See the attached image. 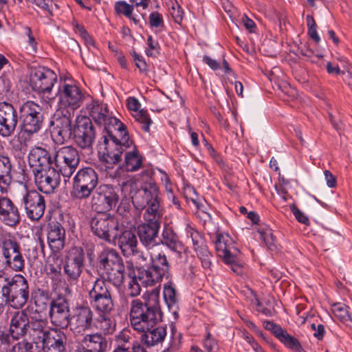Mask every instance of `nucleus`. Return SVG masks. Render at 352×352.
I'll return each mask as SVG.
<instances>
[{"label":"nucleus","mask_w":352,"mask_h":352,"mask_svg":"<svg viewBox=\"0 0 352 352\" xmlns=\"http://www.w3.org/2000/svg\"><path fill=\"white\" fill-rule=\"evenodd\" d=\"M87 109L91 119L99 126H104L103 135L99 141L98 158L105 167L107 175L111 178L118 176L120 169L115 165L122 160L123 152L133 144L126 126L111 115L107 104L92 100Z\"/></svg>","instance_id":"obj_1"},{"label":"nucleus","mask_w":352,"mask_h":352,"mask_svg":"<svg viewBox=\"0 0 352 352\" xmlns=\"http://www.w3.org/2000/svg\"><path fill=\"white\" fill-rule=\"evenodd\" d=\"M160 195L159 187L150 183L138 190L132 197V202L135 208H146L144 215V222L138 225L135 231L140 243L147 249L158 245L157 239L161 227L160 219L163 214Z\"/></svg>","instance_id":"obj_2"},{"label":"nucleus","mask_w":352,"mask_h":352,"mask_svg":"<svg viewBox=\"0 0 352 352\" xmlns=\"http://www.w3.org/2000/svg\"><path fill=\"white\" fill-rule=\"evenodd\" d=\"M160 292L153 289L143 296V301L134 299L131 302L130 322L136 331L149 329L162 321Z\"/></svg>","instance_id":"obj_3"},{"label":"nucleus","mask_w":352,"mask_h":352,"mask_svg":"<svg viewBox=\"0 0 352 352\" xmlns=\"http://www.w3.org/2000/svg\"><path fill=\"white\" fill-rule=\"evenodd\" d=\"M30 283L23 275L0 274V294L7 297L9 307L12 309H23L30 300Z\"/></svg>","instance_id":"obj_4"},{"label":"nucleus","mask_w":352,"mask_h":352,"mask_svg":"<svg viewBox=\"0 0 352 352\" xmlns=\"http://www.w3.org/2000/svg\"><path fill=\"white\" fill-rule=\"evenodd\" d=\"M25 267V261L20 243L11 235L0 236V271L10 269L21 272Z\"/></svg>","instance_id":"obj_5"},{"label":"nucleus","mask_w":352,"mask_h":352,"mask_svg":"<svg viewBox=\"0 0 352 352\" xmlns=\"http://www.w3.org/2000/svg\"><path fill=\"white\" fill-rule=\"evenodd\" d=\"M98 263L106 276V280L116 287L124 280V265L120 254L113 248H107L98 254Z\"/></svg>","instance_id":"obj_6"},{"label":"nucleus","mask_w":352,"mask_h":352,"mask_svg":"<svg viewBox=\"0 0 352 352\" xmlns=\"http://www.w3.org/2000/svg\"><path fill=\"white\" fill-rule=\"evenodd\" d=\"M138 279L143 285L153 286L164 278H169L170 264L165 254L160 252L152 255L150 264L146 268H138Z\"/></svg>","instance_id":"obj_7"},{"label":"nucleus","mask_w":352,"mask_h":352,"mask_svg":"<svg viewBox=\"0 0 352 352\" xmlns=\"http://www.w3.org/2000/svg\"><path fill=\"white\" fill-rule=\"evenodd\" d=\"M217 254L232 272L240 274L243 267V254L228 234L217 233L214 240Z\"/></svg>","instance_id":"obj_8"},{"label":"nucleus","mask_w":352,"mask_h":352,"mask_svg":"<svg viewBox=\"0 0 352 352\" xmlns=\"http://www.w3.org/2000/svg\"><path fill=\"white\" fill-rule=\"evenodd\" d=\"M98 175L91 167L79 169L73 179L71 196L83 201L89 199L98 184Z\"/></svg>","instance_id":"obj_9"},{"label":"nucleus","mask_w":352,"mask_h":352,"mask_svg":"<svg viewBox=\"0 0 352 352\" xmlns=\"http://www.w3.org/2000/svg\"><path fill=\"white\" fill-rule=\"evenodd\" d=\"M88 300L91 307L97 313H112L114 311L111 289L104 279L96 278L88 292Z\"/></svg>","instance_id":"obj_10"},{"label":"nucleus","mask_w":352,"mask_h":352,"mask_svg":"<svg viewBox=\"0 0 352 352\" xmlns=\"http://www.w3.org/2000/svg\"><path fill=\"white\" fill-rule=\"evenodd\" d=\"M91 230L100 239L111 243L122 225L116 217L109 212H98L90 221Z\"/></svg>","instance_id":"obj_11"},{"label":"nucleus","mask_w":352,"mask_h":352,"mask_svg":"<svg viewBox=\"0 0 352 352\" xmlns=\"http://www.w3.org/2000/svg\"><path fill=\"white\" fill-rule=\"evenodd\" d=\"M24 132L31 135L38 132L43 124L44 111L38 104L28 100L19 108Z\"/></svg>","instance_id":"obj_12"},{"label":"nucleus","mask_w":352,"mask_h":352,"mask_svg":"<svg viewBox=\"0 0 352 352\" xmlns=\"http://www.w3.org/2000/svg\"><path fill=\"white\" fill-rule=\"evenodd\" d=\"M74 113L66 108L60 107L54 114L52 136L56 144H63L72 140L73 135L72 118Z\"/></svg>","instance_id":"obj_13"},{"label":"nucleus","mask_w":352,"mask_h":352,"mask_svg":"<svg viewBox=\"0 0 352 352\" xmlns=\"http://www.w3.org/2000/svg\"><path fill=\"white\" fill-rule=\"evenodd\" d=\"M85 253L80 246H73L65 251L63 270L69 282H77L85 267Z\"/></svg>","instance_id":"obj_14"},{"label":"nucleus","mask_w":352,"mask_h":352,"mask_svg":"<svg viewBox=\"0 0 352 352\" xmlns=\"http://www.w3.org/2000/svg\"><path fill=\"white\" fill-rule=\"evenodd\" d=\"M72 140L81 149H90L95 142V127L89 117L78 116L73 125Z\"/></svg>","instance_id":"obj_15"},{"label":"nucleus","mask_w":352,"mask_h":352,"mask_svg":"<svg viewBox=\"0 0 352 352\" xmlns=\"http://www.w3.org/2000/svg\"><path fill=\"white\" fill-rule=\"evenodd\" d=\"M78 151L73 146H64L56 151L54 157L56 168L64 177L69 178L80 163Z\"/></svg>","instance_id":"obj_16"},{"label":"nucleus","mask_w":352,"mask_h":352,"mask_svg":"<svg viewBox=\"0 0 352 352\" xmlns=\"http://www.w3.org/2000/svg\"><path fill=\"white\" fill-rule=\"evenodd\" d=\"M94 312L88 305H77L71 315L69 325L74 333L83 334L93 329Z\"/></svg>","instance_id":"obj_17"},{"label":"nucleus","mask_w":352,"mask_h":352,"mask_svg":"<svg viewBox=\"0 0 352 352\" xmlns=\"http://www.w3.org/2000/svg\"><path fill=\"white\" fill-rule=\"evenodd\" d=\"M56 80L57 76L54 71L44 67H38L32 71L30 85L35 92L50 94Z\"/></svg>","instance_id":"obj_18"},{"label":"nucleus","mask_w":352,"mask_h":352,"mask_svg":"<svg viewBox=\"0 0 352 352\" xmlns=\"http://www.w3.org/2000/svg\"><path fill=\"white\" fill-rule=\"evenodd\" d=\"M25 214L32 221H38L46 208L45 198L36 190H28L21 199Z\"/></svg>","instance_id":"obj_19"},{"label":"nucleus","mask_w":352,"mask_h":352,"mask_svg":"<svg viewBox=\"0 0 352 352\" xmlns=\"http://www.w3.org/2000/svg\"><path fill=\"white\" fill-rule=\"evenodd\" d=\"M112 242L117 243L124 256L137 255L142 260L145 261L143 253L138 249V239L135 230L131 228H122L118 230L116 236H114Z\"/></svg>","instance_id":"obj_20"},{"label":"nucleus","mask_w":352,"mask_h":352,"mask_svg":"<svg viewBox=\"0 0 352 352\" xmlns=\"http://www.w3.org/2000/svg\"><path fill=\"white\" fill-rule=\"evenodd\" d=\"M91 197L92 207L106 212L115 208L119 201V195L115 188L109 184L100 185Z\"/></svg>","instance_id":"obj_21"},{"label":"nucleus","mask_w":352,"mask_h":352,"mask_svg":"<svg viewBox=\"0 0 352 352\" xmlns=\"http://www.w3.org/2000/svg\"><path fill=\"white\" fill-rule=\"evenodd\" d=\"M70 308L65 298H57L52 302L49 310V318L52 325L60 329H67L71 322Z\"/></svg>","instance_id":"obj_22"},{"label":"nucleus","mask_w":352,"mask_h":352,"mask_svg":"<svg viewBox=\"0 0 352 352\" xmlns=\"http://www.w3.org/2000/svg\"><path fill=\"white\" fill-rule=\"evenodd\" d=\"M19 123L16 109L8 102H0V136L8 138L13 135Z\"/></svg>","instance_id":"obj_23"},{"label":"nucleus","mask_w":352,"mask_h":352,"mask_svg":"<svg viewBox=\"0 0 352 352\" xmlns=\"http://www.w3.org/2000/svg\"><path fill=\"white\" fill-rule=\"evenodd\" d=\"M57 96L60 107H68V109L73 113L76 109L80 107L83 100V94L79 87L65 82L59 86Z\"/></svg>","instance_id":"obj_24"},{"label":"nucleus","mask_w":352,"mask_h":352,"mask_svg":"<svg viewBox=\"0 0 352 352\" xmlns=\"http://www.w3.org/2000/svg\"><path fill=\"white\" fill-rule=\"evenodd\" d=\"M34 182L38 190L45 194H51L60 184V173L52 167L42 170H34Z\"/></svg>","instance_id":"obj_25"},{"label":"nucleus","mask_w":352,"mask_h":352,"mask_svg":"<svg viewBox=\"0 0 352 352\" xmlns=\"http://www.w3.org/2000/svg\"><path fill=\"white\" fill-rule=\"evenodd\" d=\"M11 313L8 332L14 340L24 338L28 333L31 317L25 309H16Z\"/></svg>","instance_id":"obj_26"},{"label":"nucleus","mask_w":352,"mask_h":352,"mask_svg":"<svg viewBox=\"0 0 352 352\" xmlns=\"http://www.w3.org/2000/svg\"><path fill=\"white\" fill-rule=\"evenodd\" d=\"M0 221L11 228H16L21 221V214L18 206L8 197L1 195Z\"/></svg>","instance_id":"obj_27"},{"label":"nucleus","mask_w":352,"mask_h":352,"mask_svg":"<svg viewBox=\"0 0 352 352\" xmlns=\"http://www.w3.org/2000/svg\"><path fill=\"white\" fill-rule=\"evenodd\" d=\"M67 336L58 328H52L42 343L43 352H67Z\"/></svg>","instance_id":"obj_28"},{"label":"nucleus","mask_w":352,"mask_h":352,"mask_svg":"<svg viewBox=\"0 0 352 352\" xmlns=\"http://www.w3.org/2000/svg\"><path fill=\"white\" fill-rule=\"evenodd\" d=\"M28 162L34 173V170L52 168L54 161L47 150L41 146H35L28 154Z\"/></svg>","instance_id":"obj_29"},{"label":"nucleus","mask_w":352,"mask_h":352,"mask_svg":"<svg viewBox=\"0 0 352 352\" xmlns=\"http://www.w3.org/2000/svg\"><path fill=\"white\" fill-rule=\"evenodd\" d=\"M47 242L54 252H59L65 246V230L57 221H51L47 224Z\"/></svg>","instance_id":"obj_30"},{"label":"nucleus","mask_w":352,"mask_h":352,"mask_svg":"<svg viewBox=\"0 0 352 352\" xmlns=\"http://www.w3.org/2000/svg\"><path fill=\"white\" fill-rule=\"evenodd\" d=\"M28 333L35 344L43 343L53 327H48L46 319L31 317Z\"/></svg>","instance_id":"obj_31"},{"label":"nucleus","mask_w":352,"mask_h":352,"mask_svg":"<svg viewBox=\"0 0 352 352\" xmlns=\"http://www.w3.org/2000/svg\"><path fill=\"white\" fill-rule=\"evenodd\" d=\"M12 168L11 159L8 156L0 155V192L2 195L7 194L10 189L13 180Z\"/></svg>","instance_id":"obj_32"},{"label":"nucleus","mask_w":352,"mask_h":352,"mask_svg":"<svg viewBox=\"0 0 352 352\" xmlns=\"http://www.w3.org/2000/svg\"><path fill=\"white\" fill-rule=\"evenodd\" d=\"M30 300L38 312L47 311L50 307L54 298H52L50 290L39 287L34 288L30 292Z\"/></svg>","instance_id":"obj_33"},{"label":"nucleus","mask_w":352,"mask_h":352,"mask_svg":"<svg viewBox=\"0 0 352 352\" xmlns=\"http://www.w3.org/2000/svg\"><path fill=\"white\" fill-rule=\"evenodd\" d=\"M141 333L140 340L147 346H153L162 342L166 336V327L164 326L153 327Z\"/></svg>","instance_id":"obj_34"},{"label":"nucleus","mask_w":352,"mask_h":352,"mask_svg":"<svg viewBox=\"0 0 352 352\" xmlns=\"http://www.w3.org/2000/svg\"><path fill=\"white\" fill-rule=\"evenodd\" d=\"M81 346H87L94 352H106L108 349V341L101 333L86 334L80 341Z\"/></svg>","instance_id":"obj_35"},{"label":"nucleus","mask_w":352,"mask_h":352,"mask_svg":"<svg viewBox=\"0 0 352 352\" xmlns=\"http://www.w3.org/2000/svg\"><path fill=\"white\" fill-rule=\"evenodd\" d=\"M111 313H98L94 317L93 329H96L104 335H111L116 331V322L111 316Z\"/></svg>","instance_id":"obj_36"},{"label":"nucleus","mask_w":352,"mask_h":352,"mask_svg":"<svg viewBox=\"0 0 352 352\" xmlns=\"http://www.w3.org/2000/svg\"><path fill=\"white\" fill-rule=\"evenodd\" d=\"M161 243L175 252H180L182 249V243L179 236L168 226H164L163 228Z\"/></svg>","instance_id":"obj_37"},{"label":"nucleus","mask_w":352,"mask_h":352,"mask_svg":"<svg viewBox=\"0 0 352 352\" xmlns=\"http://www.w3.org/2000/svg\"><path fill=\"white\" fill-rule=\"evenodd\" d=\"M163 294L169 310L172 311L175 319L178 318V299L176 295V289L171 282H168L164 285Z\"/></svg>","instance_id":"obj_38"},{"label":"nucleus","mask_w":352,"mask_h":352,"mask_svg":"<svg viewBox=\"0 0 352 352\" xmlns=\"http://www.w3.org/2000/svg\"><path fill=\"white\" fill-rule=\"evenodd\" d=\"M186 231L187 236L192 239L193 249L196 253L208 249L204 237L201 232L190 225L186 226Z\"/></svg>","instance_id":"obj_39"},{"label":"nucleus","mask_w":352,"mask_h":352,"mask_svg":"<svg viewBox=\"0 0 352 352\" xmlns=\"http://www.w3.org/2000/svg\"><path fill=\"white\" fill-rule=\"evenodd\" d=\"M114 9L116 14L124 16L131 20L135 25L140 23V19L133 14L134 7L132 4H129L124 1H118L116 2Z\"/></svg>","instance_id":"obj_40"},{"label":"nucleus","mask_w":352,"mask_h":352,"mask_svg":"<svg viewBox=\"0 0 352 352\" xmlns=\"http://www.w3.org/2000/svg\"><path fill=\"white\" fill-rule=\"evenodd\" d=\"M142 164V157L135 148L132 151L125 154V167L129 172H134L138 170Z\"/></svg>","instance_id":"obj_41"},{"label":"nucleus","mask_w":352,"mask_h":352,"mask_svg":"<svg viewBox=\"0 0 352 352\" xmlns=\"http://www.w3.org/2000/svg\"><path fill=\"white\" fill-rule=\"evenodd\" d=\"M331 310L334 316L342 322L347 324L352 322V319L349 313V307L346 305L337 302L332 305Z\"/></svg>","instance_id":"obj_42"},{"label":"nucleus","mask_w":352,"mask_h":352,"mask_svg":"<svg viewBox=\"0 0 352 352\" xmlns=\"http://www.w3.org/2000/svg\"><path fill=\"white\" fill-rule=\"evenodd\" d=\"M277 339L289 349L299 351L302 348L298 339L289 335L285 329H283Z\"/></svg>","instance_id":"obj_43"},{"label":"nucleus","mask_w":352,"mask_h":352,"mask_svg":"<svg viewBox=\"0 0 352 352\" xmlns=\"http://www.w3.org/2000/svg\"><path fill=\"white\" fill-rule=\"evenodd\" d=\"M258 232L260 238L263 241L267 248L271 251L275 250L276 248L275 245L276 238L273 234L272 230L269 227H265L260 228Z\"/></svg>","instance_id":"obj_44"},{"label":"nucleus","mask_w":352,"mask_h":352,"mask_svg":"<svg viewBox=\"0 0 352 352\" xmlns=\"http://www.w3.org/2000/svg\"><path fill=\"white\" fill-rule=\"evenodd\" d=\"M131 280L128 284L129 295L131 297H135L140 295L141 287L138 283V274L136 276L135 272L132 269L128 274Z\"/></svg>","instance_id":"obj_45"},{"label":"nucleus","mask_w":352,"mask_h":352,"mask_svg":"<svg viewBox=\"0 0 352 352\" xmlns=\"http://www.w3.org/2000/svg\"><path fill=\"white\" fill-rule=\"evenodd\" d=\"M134 117L136 121L142 124V129L145 132H148L152 120L148 112L144 109H141L135 113Z\"/></svg>","instance_id":"obj_46"},{"label":"nucleus","mask_w":352,"mask_h":352,"mask_svg":"<svg viewBox=\"0 0 352 352\" xmlns=\"http://www.w3.org/2000/svg\"><path fill=\"white\" fill-rule=\"evenodd\" d=\"M146 44L148 48L146 50V54L150 57H157L160 54V45L157 40H155L151 35L147 38Z\"/></svg>","instance_id":"obj_47"},{"label":"nucleus","mask_w":352,"mask_h":352,"mask_svg":"<svg viewBox=\"0 0 352 352\" xmlns=\"http://www.w3.org/2000/svg\"><path fill=\"white\" fill-rule=\"evenodd\" d=\"M306 22L308 28V34L311 38H312L316 43H319L320 38L317 32V25L314 19L311 15H307Z\"/></svg>","instance_id":"obj_48"},{"label":"nucleus","mask_w":352,"mask_h":352,"mask_svg":"<svg viewBox=\"0 0 352 352\" xmlns=\"http://www.w3.org/2000/svg\"><path fill=\"white\" fill-rule=\"evenodd\" d=\"M206 336L204 339V348L206 352H217L219 346L217 341L212 337V335L208 328L206 329Z\"/></svg>","instance_id":"obj_49"},{"label":"nucleus","mask_w":352,"mask_h":352,"mask_svg":"<svg viewBox=\"0 0 352 352\" xmlns=\"http://www.w3.org/2000/svg\"><path fill=\"white\" fill-rule=\"evenodd\" d=\"M289 208L298 222L306 226L309 225V218L295 204L290 205Z\"/></svg>","instance_id":"obj_50"},{"label":"nucleus","mask_w":352,"mask_h":352,"mask_svg":"<svg viewBox=\"0 0 352 352\" xmlns=\"http://www.w3.org/2000/svg\"><path fill=\"white\" fill-rule=\"evenodd\" d=\"M32 343L23 340L14 344L12 348L11 352H32Z\"/></svg>","instance_id":"obj_51"},{"label":"nucleus","mask_w":352,"mask_h":352,"mask_svg":"<svg viewBox=\"0 0 352 352\" xmlns=\"http://www.w3.org/2000/svg\"><path fill=\"white\" fill-rule=\"evenodd\" d=\"M149 23L151 27L160 28L164 26L162 15L158 12H153L148 16Z\"/></svg>","instance_id":"obj_52"},{"label":"nucleus","mask_w":352,"mask_h":352,"mask_svg":"<svg viewBox=\"0 0 352 352\" xmlns=\"http://www.w3.org/2000/svg\"><path fill=\"white\" fill-rule=\"evenodd\" d=\"M196 254L197 257L201 260L202 266L206 269L210 268L212 264L210 261V257L212 256L208 249H206L203 250V252H198Z\"/></svg>","instance_id":"obj_53"},{"label":"nucleus","mask_w":352,"mask_h":352,"mask_svg":"<svg viewBox=\"0 0 352 352\" xmlns=\"http://www.w3.org/2000/svg\"><path fill=\"white\" fill-rule=\"evenodd\" d=\"M263 326L266 330L270 331L274 336L277 338L279 335L283 332V329L280 325L272 321H265Z\"/></svg>","instance_id":"obj_54"},{"label":"nucleus","mask_w":352,"mask_h":352,"mask_svg":"<svg viewBox=\"0 0 352 352\" xmlns=\"http://www.w3.org/2000/svg\"><path fill=\"white\" fill-rule=\"evenodd\" d=\"M52 0H30V3L36 4L38 7L46 11L50 16H53L52 11L50 9V3Z\"/></svg>","instance_id":"obj_55"},{"label":"nucleus","mask_w":352,"mask_h":352,"mask_svg":"<svg viewBox=\"0 0 352 352\" xmlns=\"http://www.w3.org/2000/svg\"><path fill=\"white\" fill-rule=\"evenodd\" d=\"M131 204L127 200H122L117 208V212L119 215L126 217L131 210Z\"/></svg>","instance_id":"obj_56"},{"label":"nucleus","mask_w":352,"mask_h":352,"mask_svg":"<svg viewBox=\"0 0 352 352\" xmlns=\"http://www.w3.org/2000/svg\"><path fill=\"white\" fill-rule=\"evenodd\" d=\"M154 173V171L153 170L152 168H147L144 170H143L141 173V175L142 177V178H144L145 177V179H146V182H144V184L140 187V189H142V188H144L146 184H150V183H153L155 184L157 186V185L156 184L155 182H154L153 180H152V176Z\"/></svg>","instance_id":"obj_57"},{"label":"nucleus","mask_w":352,"mask_h":352,"mask_svg":"<svg viewBox=\"0 0 352 352\" xmlns=\"http://www.w3.org/2000/svg\"><path fill=\"white\" fill-rule=\"evenodd\" d=\"M24 34L28 37V43L32 47L34 52L36 51L37 43L32 34V30L30 27H24Z\"/></svg>","instance_id":"obj_58"},{"label":"nucleus","mask_w":352,"mask_h":352,"mask_svg":"<svg viewBox=\"0 0 352 352\" xmlns=\"http://www.w3.org/2000/svg\"><path fill=\"white\" fill-rule=\"evenodd\" d=\"M206 149L210 155L216 161L217 164H223V161L221 155L215 151V149L210 144H206Z\"/></svg>","instance_id":"obj_59"},{"label":"nucleus","mask_w":352,"mask_h":352,"mask_svg":"<svg viewBox=\"0 0 352 352\" xmlns=\"http://www.w3.org/2000/svg\"><path fill=\"white\" fill-rule=\"evenodd\" d=\"M126 106L129 110L137 113L140 107V103L136 98L129 97L127 99Z\"/></svg>","instance_id":"obj_60"},{"label":"nucleus","mask_w":352,"mask_h":352,"mask_svg":"<svg viewBox=\"0 0 352 352\" xmlns=\"http://www.w3.org/2000/svg\"><path fill=\"white\" fill-rule=\"evenodd\" d=\"M203 62L208 65L212 70H217L220 68V63L208 55L203 56Z\"/></svg>","instance_id":"obj_61"},{"label":"nucleus","mask_w":352,"mask_h":352,"mask_svg":"<svg viewBox=\"0 0 352 352\" xmlns=\"http://www.w3.org/2000/svg\"><path fill=\"white\" fill-rule=\"evenodd\" d=\"M135 66L138 68L140 73L147 74L148 72V66L144 60V58L139 55L138 59H135Z\"/></svg>","instance_id":"obj_62"},{"label":"nucleus","mask_w":352,"mask_h":352,"mask_svg":"<svg viewBox=\"0 0 352 352\" xmlns=\"http://www.w3.org/2000/svg\"><path fill=\"white\" fill-rule=\"evenodd\" d=\"M326 68H327V72L329 74H335V75L345 74V72L343 71H341L338 65H333L331 62H328L327 63Z\"/></svg>","instance_id":"obj_63"},{"label":"nucleus","mask_w":352,"mask_h":352,"mask_svg":"<svg viewBox=\"0 0 352 352\" xmlns=\"http://www.w3.org/2000/svg\"><path fill=\"white\" fill-rule=\"evenodd\" d=\"M242 20L245 28L248 30L250 32L252 33L255 32L256 26L255 23L251 19L248 18L246 15H244Z\"/></svg>","instance_id":"obj_64"}]
</instances>
